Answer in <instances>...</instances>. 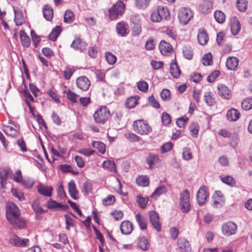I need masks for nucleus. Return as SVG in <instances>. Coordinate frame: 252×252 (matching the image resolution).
<instances>
[{"label": "nucleus", "instance_id": "4c0bfd02", "mask_svg": "<svg viewBox=\"0 0 252 252\" xmlns=\"http://www.w3.org/2000/svg\"><path fill=\"white\" fill-rule=\"evenodd\" d=\"M137 184L141 187H147L149 184V179L145 176H139L136 180Z\"/></svg>", "mask_w": 252, "mask_h": 252}, {"label": "nucleus", "instance_id": "e2e57ef3", "mask_svg": "<svg viewBox=\"0 0 252 252\" xmlns=\"http://www.w3.org/2000/svg\"><path fill=\"white\" fill-rule=\"evenodd\" d=\"M115 201L114 196L109 195L107 197L103 199L102 204L105 206H108L113 204Z\"/></svg>", "mask_w": 252, "mask_h": 252}, {"label": "nucleus", "instance_id": "aec40b11", "mask_svg": "<svg viewBox=\"0 0 252 252\" xmlns=\"http://www.w3.org/2000/svg\"><path fill=\"white\" fill-rule=\"evenodd\" d=\"M178 247L182 252H189L191 250L189 242L184 238L178 240Z\"/></svg>", "mask_w": 252, "mask_h": 252}, {"label": "nucleus", "instance_id": "8fccbe9b", "mask_svg": "<svg viewBox=\"0 0 252 252\" xmlns=\"http://www.w3.org/2000/svg\"><path fill=\"white\" fill-rule=\"evenodd\" d=\"M183 55L188 60H190L193 56L192 51L189 46H184L183 48Z\"/></svg>", "mask_w": 252, "mask_h": 252}, {"label": "nucleus", "instance_id": "ddd939ff", "mask_svg": "<svg viewBox=\"0 0 252 252\" xmlns=\"http://www.w3.org/2000/svg\"><path fill=\"white\" fill-rule=\"evenodd\" d=\"M213 203L212 205L215 207H220L224 202V198L220 191H216L213 195Z\"/></svg>", "mask_w": 252, "mask_h": 252}, {"label": "nucleus", "instance_id": "f257e3e1", "mask_svg": "<svg viewBox=\"0 0 252 252\" xmlns=\"http://www.w3.org/2000/svg\"><path fill=\"white\" fill-rule=\"evenodd\" d=\"M6 216L7 220L13 225L19 228L25 227V221L20 217V210L15 204L9 202L7 204Z\"/></svg>", "mask_w": 252, "mask_h": 252}, {"label": "nucleus", "instance_id": "a878e982", "mask_svg": "<svg viewBox=\"0 0 252 252\" xmlns=\"http://www.w3.org/2000/svg\"><path fill=\"white\" fill-rule=\"evenodd\" d=\"M167 191V188L165 186H160L155 189L154 192L152 193L151 197L154 199H156L161 195L166 193Z\"/></svg>", "mask_w": 252, "mask_h": 252}, {"label": "nucleus", "instance_id": "423d86ee", "mask_svg": "<svg viewBox=\"0 0 252 252\" xmlns=\"http://www.w3.org/2000/svg\"><path fill=\"white\" fill-rule=\"evenodd\" d=\"M180 208L182 212L188 213L191 209L189 202V193L187 189H185L180 195Z\"/></svg>", "mask_w": 252, "mask_h": 252}, {"label": "nucleus", "instance_id": "393cba45", "mask_svg": "<svg viewBox=\"0 0 252 252\" xmlns=\"http://www.w3.org/2000/svg\"><path fill=\"white\" fill-rule=\"evenodd\" d=\"M14 11L15 14L14 21L16 25H22L24 21V16L22 11L18 8H14Z\"/></svg>", "mask_w": 252, "mask_h": 252}, {"label": "nucleus", "instance_id": "c03bdc74", "mask_svg": "<svg viewBox=\"0 0 252 252\" xmlns=\"http://www.w3.org/2000/svg\"><path fill=\"white\" fill-rule=\"evenodd\" d=\"M242 108L245 110L252 109V98H247L241 103Z\"/></svg>", "mask_w": 252, "mask_h": 252}, {"label": "nucleus", "instance_id": "052dcab7", "mask_svg": "<svg viewBox=\"0 0 252 252\" xmlns=\"http://www.w3.org/2000/svg\"><path fill=\"white\" fill-rule=\"evenodd\" d=\"M75 70L69 67H66L63 71V77L65 80H69Z\"/></svg>", "mask_w": 252, "mask_h": 252}, {"label": "nucleus", "instance_id": "37998d69", "mask_svg": "<svg viewBox=\"0 0 252 252\" xmlns=\"http://www.w3.org/2000/svg\"><path fill=\"white\" fill-rule=\"evenodd\" d=\"M116 29L119 34L122 36H125L126 34V29L124 22L118 23L117 25Z\"/></svg>", "mask_w": 252, "mask_h": 252}, {"label": "nucleus", "instance_id": "c756f323", "mask_svg": "<svg viewBox=\"0 0 252 252\" xmlns=\"http://www.w3.org/2000/svg\"><path fill=\"white\" fill-rule=\"evenodd\" d=\"M139 97L138 95L130 96L126 100V105L129 109L134 108L137 104V101Z\"/></svg>", "mask_w": 252, "mask_h": 252}, {"label": "nucleus", "instance_id": "79ce46f5", "mask_svg": "<svg viewBox=\"0 0 252 252\" xmlns=\"http://www.w3.org/2000/svg\"><path fill=\"white\" fill-rule=\"evenodd\" d=\"M92 145L94 148L97 149L100 153L104 154L105 152V145L103 143L99 141H94Z\"/></svg>", "mask_w": 252, "mask_h": 252}, {"label": "nucleus", "instance_id": "5701e85b", "mask_svg": "<svg viewBox=\"0 0 252 252\" xmlns=\"http://www.w3.org/2000/svg\"><path fill=\"white\" fill-rule=\"evenodd\" d=\"M208 35L205 31L204 30H199L197 39L198 43L201 45H205L208 41Z\"/></svg>", "mask_w": 252, "mask_h": 252}, {"label": "nucleus", "instance_id": "864d4df0", "mask_svg": "<svg viewBox=\"0 0 252 252\" xmlns=\"http://www.w3.org/2000/svg\"><path fill=\"white\" fill-rule=\"evenodd\" d=\"M124 135L127 140L131 142H138L140 140L139 137L134 133L127 132L125 133Z\"/></svg>", "mask_w": 252, "mask_h": 252}, {"label": "nucleus", "instance_id": "e433bc0d", "mask_svg": "<svg viewBox=\"0 0 252 252\" xmlns=\"http://www.w3.org/2000/svg\"><path fill=\"white\" fill-rule=\"evenodd\" d=\"M157 10L160 14L162 19H167L170 17V13L167 7L162 5L158 7Z\"/></svg>", "mask_w": 252, "mask_h": 252}, {"label": "nucleus", "instance_id": "20e7f679", "mask_svg": "<svg viewBox=\"0 0 252 252\" xmlns=\"http://www.w3.org/2000/svg\"><path fill=\"white\" fill-rule=\"evenodd\" d=\"M193 12L190 8L182 7L178 10V17L180 23L186 25L193 18Z\"/></svg>", "mask_w": 252, "mask_h": 252}, {"label": "nucleus", "instance_id": "0eeeda50", "mask_svg": "<svg viewBox=\"0 0 252 252\" xmlns=\"http://www.w3.org/2000/svg\"><path fill=\"white\" fill-rule=\"evenodd\" d=\"M208 196L209 193L207 188L204 185L201 186L196 194V200L198 204L200 206L204 205Z\"/></svg>", "mask_w": 252, "mask_h": 252}, {"label": "nucleus", "instance_id": "4d7b16f0", "mask_svg": "<svg viewBox=\"0 0 252 252\" xmlns=\"http://www.w3.org/2000/svg\"><path fill=\"white\" fill-rule=\"evenodd\" d=\"M221 181L228 185L233 187L235 185L234 179L231 176H226L221 178Z\"/></svg>", "mask_w": 252, "mask_h": 252}, {"label": "nucleus", "instance_id": "338daca9", "mask_svg": "<svg viewBox=\"0 0 252 252\" xmlns=\"http://www.w3.org/2000/svg\"><path fill=\"white\" fill-rule=\"evenodd\" d=\"M64 218L66 223L65 228L67 230H69L70 227L73 226L74 225V220L68 215H65Z\"/></svg>", "mask_w": 252, "mask_h": 252}, {"label": "nucleus", "instance_id": "c85d7f7f", "mask_svg": "<svg viewBox=\"0 0 252 252\" xmlns=\"http://www.w3.org/2000/svg\"><path fill=\"white\" fill-rule=\"evenodd\" d=\"M170 72L174 78H178L180 75V70L176 61H173L170 64Z\"/></svg>", "mask_w": 252, "mask_h": 252}, {"label": "nucleus", "instance_id": "a18cd8bd", "mask_svg": "<svg viewBox=\"0 0 252 252\" xmlns=\"http://www.w3.org/2000/svg\"><path fill=\"white\" fill-rule=\"evenodd\" d=\"M138 89L143 93L148 91L149 85L148 83L145 81L142 80L138 82L136 84Z\"/></svg>", "mask_w": 252, "mask_h": 252}, {"label": "nucleus", "instance_id": "49530a36", "mask_svg": "<svg viewBox=\"0 0 252 252\" xmlns=\"http://www.w3.org/2000/svg\"><path fill=\"white\" fill-rule=\"evenodd\" d=\"M202 62L204 65L212 64L213 63L212 54L210 53H208L204 55L202 59Z\"/></svg>", "mask_w": 252, "mask_h": 252}, {"label": "nucleus", "instance_id": "473e14b6", "mask_svg": "<svg viewBox=\"0 0 252 252\" xmlns=\"http://www.w3.org/2000/svg\"><path fill=\"white\" fill-rule=\"evenodd\" d=\"M212 7V3L208 0H204L199 6L200 10L203 13L210 12Z\"/></svg>", "mask_w": 252, "mask_h": 252}, {"label": "nucleus", "instance_id": "1a4fd4ad", "mask_svg": "<svg viewBox=\"0 0 252 252\" xmlns=\"http://www.w3.org/2000/svg\"><path fill=\"white\" fill-rule=\"evenodd\" d=\"M9 242L14 246L25 247L29 245V240L28 239H22L16 235H13L9 238Z\"/></svg>", "mask_w": 252, "mask_h": 252}, {"label": "nucleus", "instance_id": "b1692460", "mask_svg": "<svg viewBox=\"0 0 252 252\" xmlns=\"http://www.w3.org/2000/svg\"><path fill=\"white\" fill-rule=\"evenodd\" d=\"M240 116V113L234 108L229 110L226 114L227 119L229 121H236L239 118Z\"/></svg>", "mask_w": 252, "mask_h": 252}, {"label": "nucleus", "instance_id": "603ef678", "mask_svg": "<svg viewBox=\"0 0 252 252\" xmlns=\"http://www.w3.org/2000/svg\"><path fill=\"white\" fill-rule=\"evenodd\" d=\"M106 60L109 64H114L117 60L116 57L110 52H107L105 54Z\"/></svg>", "mask_w": 252, "mask_h": 252}, {"label": "nucleus", "instance_id": "f704fd0d", "mask_svg": "<svg viewBox=\"0 0 252 252\" xmlns=\"http://www.w3.org/2000/svg\"><path fill=\"white\" fill-rule=\"evenodd\" d=\"M102 166L104 168L107 169L111 172L114 173L116 172V164L114 161L110 160L104 161L102 163Z\"/></svg>", "mask_w": 252, "mask_h": 252}, {"label": "nucleus", "instance_id": "4be33fe9", "mask_svg": "<svg viewBox=\"0 0 252 252\" xmlns=\"http://www.w3.org/2000/svg\"><path fill=\"white\" fill-rule=\"evenodd\" d=\"M239 60L234 57H229L227 58L226 63V67L231 70H234L237 67Z\"/></svg>", "mask_w": 252, "mask_h": 252}, {"label": "nucleus", "instance_id": "a19ab883", "mask_svg": "<svg viewBox=\"0 0 252 252\" xmlns=\"http://www.w3.org/2000/svg\"><path fill=\"white\" fill-rule=\"evenodd\" d=\"M74 19V15L70 10L65 11L64 15V22L66 23H71Z\"/></svg>", "mask_w": 252, "mask_h": 252}, {"label": "nucleus", "instance_id": "412c9836", "mask_svg": "<svg viewBox=\"0 0 252 252\" xmlns=\"http://www.w3.org/2000/svg\"><path fill=\"white\" fill-rule=\"evenodd\" d=\"M120 229L123 234H129L133 230L132 224L129 221H124L121 223Z\"/></svg>", "mask_w": 252, "mask_h": 252}, {"label": "nucleus", "instance_id": "bb28decb", "mask_svg": "<svg viewBox=\"0 0 252 252\" xmlns=\"http://www.w3.org/2000/svg\"><path fill=\"white\" fill-rule=\"evenodd\" d=\"M43 14L47 20L51 21L53 17V10L50 6L46 5L43 8Z\"/></svg>", "mask_w": 252, "mask_h": 252}, {"label": "nucleus", "instance_id": "3c124183", "mask_svg": "<svg viewBox=\"0 0 252 252\" xmlns=\"http://www.w3.org/2000/svg\"><path fill=\"white\" fill-rule=\"evenodd\" d=\"M150 0H135V6L139 8L144 9L149 5Z\"/></svg>", "mask_w": 252, "mask_h": 252}, {"label": "nucleus", "instance_id": "0e129e2a", "mask_svg": "<svg viewBox=\"0 0 252 252\" xmlns=\"http://www.w3.org/2000/svg\"><path fill=\"white\" fill-rule=\"evenodd\" d=\"M132 35L134 36H138L141 32V25L140 24H136L134 25H132Z\"/></svg>", "mask_w": 252, "mask_h": 252}, {"label": "nucleus", "instance_id": "6ab92c4d", "mask_svg": "<svg viewBox=\"0 0 252 252\" xmlns=\"http://www.w3.org/2000/svg\"><path fill=\"white\" fill-rule=\"evenodd\" d=\"M68 191L70 196L73 199H77L78 198V191L76 189V185L74 180H71L68 183Z\"/></svg>", "mask_w": 252, "mask_h": 252}, {"label": "nucleus", "instance_id": "2eb2a0df", "mask_svg": "<svg viewBox=\"0 0 252 252\" xmlns=\"http://www.w3.org/2000/svg\"><path fill=\"white\" fill-rule=\"evenodd\" d=\"M11 174L10 171L8 169L0 168V179L1 188H5L6 180Z\"/></svg>", "mask_w": 252, "mask_h": 252}, {"label": "nucleus", "instance_id": "f3484780", "mask_svg": "<svg viewBox=\"0 0 252 252\" xmlns=\"http://www.w3.org/2000/svg\"><path fill=\"white\" fill-rule=\"evenodd\" d=\"M230 28L231 33L233 35H236L238 34L241 29V24L239 21L236 17L231 19Z\"/></svg>", "mask_w": 252, "mask_h": 252}, {"label": "nucleus", "instance_id": "cd10ccee", "mask_svg": "<svg viewBox=\"0 0 252 252\" xmlns=\"http://www.w3.org/2000/svg\"><path fill=\"white\" fill-rule=\"evenodd\" d=\"M20 39L23 46L28 47L30 45L31 39L24 31L21 30L19 32Z\"/></svg>", "mask_w": 252, "mask_h": 252}, {"label": "nucleus", "instance_id": "58836bf2", "mask_svg": "<svg viewBox=\"0 0 252 252\" xmlns=\"http://www.w3.org/2000/svg\"><path fill=\"white\" fill-rule=\"evenodd\" d=\"M159 160L158 156L154 155H150L147 158L146 161L149 166L150 169L153 168V164L157 163Z\"/></svg>", "mask_w": 252, "mask_h": 252}, {"label": "nucleus", "instance_id": "2f4dec72", "mask_svg": "<svg viewBox=\"0 0 252 252\" xmlns=\"http://www.w3.org/2000/svg\"><path fill=\"white\" fill-rule=\"evenodd\" d=\"M62 31L61 26H57L51 32L49 35V38L50 40L55 41L57 40L58 36L61 33Z\"/></svg>", "mask_w": 252, "mask_h": 252}, {"label": "nucleus", "instance_id": "9b49d317", "mask_svg": "<svg viewBox=\"0 0 252 252\" xmlns=\"http://www.w3.org/2000/svg\"><path fill=\"white\" fill-rule=\"evenodd\" d=\"M218 94L222 98L229 99L231 97V91L225 85L219 84L218 86Z\"/></svg>", "mask_w": 252, "mask_h": 252}, {"label": "nucleus", "instance_id": "39448f33", "mask_svg": "<svg viewBox=\"0 0 252 252\" xmlns=\"http://www.w3.org/2000/svg\"><path fill=\"white\" fill-rule=\"evenodd\" d=\"M125 10V5L121 0L118 1L109 10V17L111 20L117 19Z\"/></svg>", "mask_w": 252, "mask_h": 252}, {"label": "nucleus", "instance_id": "f03ea898", "mask_svg": "<svg viewBox=\"0 0 252 252\" xmlns=\"http://www.w3.org/2000/svg\"><path fill=\"white\" fill-rule=\"evenodd\" d=\"M133 129L140 135H148L152 131V127L144 120H138L134 122Z\"/></svg>", "mask_w": 252, "mask_h": 252}, {"label": "nucleus", "instance_id": "7ed1b4c3", "mask_svg": "<svg viewBox=\"0 0 252 252\" xmlns=\"http://www.w3.org/2000/svg\"><path fill=\"white\" fill-rule=\"evenodd\" d=\"M95 121L97 123L104 124L110 116V112L106 106L98 108L94 114Z\"/></svg>", "mask_w": 252, "mask_h": 252}, {"label": "nucleus", "instance_id": "ea45409f", "mask_svg": "<svg viewBox=\"0 0 252 252\" xmlns=\"http://www.w3.org/2000/svg\"><path fill=\"white\" fill-rule=\"evenodd\" d=\"M71 47L75 49H78L82 51L85 48L86 45L85 43L82 42L80 39L76 38L73 41Z\"/></svg>", "mask_w": 252, "mask_h": 252}, {"label": "nucleus", "instance_id": "6e6552de", "mask_svg": "<svg viewBox=\"0 0 252 252\" xmlns=\"http://www.w3.org/2000/svg\"><path fill=\"white\" fill-rule=\"evenodd\" d=\"M237 230V225L231 221L227 222L222 226V232L223 235L227 236L235 234Z\"/></svg>", "mask_w": 252, "mask_h": 252}, {"label": "nucleus", "instance_id": "5fc2aeb1", "mask_svg": "<svg viewBox=\"0 0 252 252\" xmlns=\"http://www.w3.org/2000/svg\"><path fill=\"white\" fill-rule=\"evenodd\" d=\"M247 0H237V6L240 11H245L247 8Z\"/></svg>", "mask_w": 252, "mask_h": 252}, {"label": "nucleus", "instance_id": "f8f14e48", "mask_svg": "<svg viewBox=\"0 0 252 252\" xmlns=\"http://www.w3.org/2000/svg\"><path fill=\"white\" fill-rule=\"evenodd\" d=\"M76 84L79 89L86 91L89 88L91 83L88 78L86 76H81L77 79Z\"/></svg>", "mask_w": 252, "mask_h": 252}, {"label": "nucleus", "instance_id": "de8ad7c7", "mask_svg": "<svg viewBox=\"0 0 252 252\" xmlns=\"http://www.w3.org/2000/svg\"><path fill=\"white\" fill-rule=\"evenodd\" d=\"M11 191L12 195L17 198L20 201H23L25 199L23 193L21 190L15 188H12Z\"/></svg>", "mask_w": 252, "mask_h": 252}, {"label": "nucleus", "instance_id": "72a5a7b5", "mask_svg": "<svg viewBox=\"0 0 252 252\" xmlns=\"http://www.w3.org/2000/svg\"><path fill=\"white\" fill-rule=\"evenodd\" d=\"M135 218L140 228L142 230L146 229L147 226V224L145 218L140 215L139 213H138L136 215Z\"/></svg>", "mask_w": 252, "mask_h": 252}, {"label": "nucleus", "instance_id": "bf43d9fd", "mask_svg": "<svg viewBox=\"0 0 252 252\" xmlns=\"http://www.w3.org/2000/svg\"><path fill=\"white\" fill-rule=\"evenodd\" d=\"M189 130L193 137H196L198 134L199 126L197 123H192L189 126Z\"/></svg>", "mask_w": 252, "mask_h": 252}, {"label": "nucleus", "instance_id": "4468645a", "mask_svg": "<svg viewBox=\"0 0 252 252\" xmlns=\"http://www.w3.org/2000/svg\"><path fill=\"white\" fill-rule=\"evenodd\" d=\"M15 127L10 126H3V130L4 132L13 137H16L20 129V126L18 125H14Z\"/></svg>", "mask_w": 252, "mask_h": 252}, {"label": "nucleus", "instance_id": "13d9d810", "mask_svg": "<svg viewBox=\"0 0 252 252\" xmlns=\"http://www.w3.org/2000/svg\"><path fill=\"white\" fill-rule=\"evenodd\" d=\"M162 123L164 126H167L171 122L170 115L166 112H163L161 115Z\"/></svg>", "mask_w": 252, "mask_h": 252}, {"label": "nucleus", "instance_id": "a211bd4d", "mask_svg": "<svg viewBox=\"0 0 252 252\" xmlns=\"http://www.w3.org/2000/svg\"><path fill=\"white\" fill-rule=\"evenodd\" d=\"M53 189L51 186H44L40 184L37 187V191L41 194L50 197L52 195Z\"/></svg>", "mask_w": 252, "mask_h": 252}, {"label": "nucleus", "instance_id": "9d476101", "mask_svg": "<svg viewBox=\"0 0 252 252\" xmlns=\"http://www.w3.org/2000/svg\"><path fill=\"white\" fill-rule=\"evenodd\" d=\"M149 216L150 220L153 227L158 231L161 230V225L159 222V218L158 214L154 211L149 212Z\"/></svg>", "mask_w": 252, "mask_h": 252}, {"label": "nucleus", "instance_id": "09e8293b", "mask_svg": "<svg viewBox=\"0 0 252 252\" xmlns=\"http://www.w3.org/2000/svg\"><path fill=\"white\" fill-rule=\"evenodd\" d=\"M214 17L216 21L219 23H222L225 20L224 13L220 11H216L214 13Z\"/></svg>", "mask_w": 252, "mask_h": 252}, {"label": "nucleus", "instance_id": "680f3d73", "mask_svg": "<svg viewBox=\"0 0 252 252\" xmlns=\"http://www.w3.org/2000/svg\"><path fill=\"white\" fill-rule=\"evenodd\" d=\"M160 97L164 101L169 100L171 98L170 91L166 89H163L160 93Z\"/></svg>", "mask_w": 252, "mask_h": 252}, {"label": "nucleus", "instance_id": "dca6fc26", "mask_svg": "<svg viewBox=\"0 0 252 252\" xmlns=\"http://www.w3.org/2000/svg\"><path fill=\"white\" fill-rule=\"evenodd\" d=\"M159 49L163 55H166L172 50V45L164 40H161L159 44Z\"/></svg>", "mask_w": 252, "mask_h": 252}, {"label": "nucleus", "instance_id": "c9c22d12", "mask_svg": "<svg viewBox=\"0 0 252 252\" xmlns=\"http://www.w3.org/2000/svg\"><path fill=\"white\" fill-rule=\"evenodd\" d=\"M137 244V246L143 251H146L149 247L148 240L144 237L139 238Z\"/></svg>", "mask_w": 252, "mask_h": 252}, {"label": "nucleus", "instance_id": "69168bd1", "mask_svg": "<svg viewBox=\"0 0 252 252\" xmlns=\"http://www.w3.org/2000/svg\"><path fill=\"white\" fill-rule=\"evenodd\" d=\"M149 103L153 107L158 109L160 108V105L158 100L153 95L150 96L148 98Z\"/></svg>", "mask_w": 252, "mask_h": 252}, {"label": "nucleus", "instance_id": "6e6d98bb", "mask_svg": "<svg viewBox=\"0 0 252 252\" xmlns=\"http://www.w3.org/2000/svg\"><path fill=\"white\" fill-rule=\"evenodd\" d=\"M183 158L185 160H189L192 158V155L190 150L188 148H184L182 153Z\"/></svg>", "mask_w": 252, "mask_h": 252}, {"label": "nucleus", "instance_id": "774afa93", "mask_svg": "<svg viewBox=\"0 0 252 252\" xmlns=\"http://www.w3.org/2000/svg\"><path fill=\"white\" fill-rule=\"evenodd\" d=\"M151 19L153 22H160L162 18L160 15V14L157 10L152 12L151 15Z\"/></svg>", "mask_w": 252, "mask_h": 252}, {"label": "nucleus", "instance_id": "7c9ffc66", "mask_svg": "<svg viewBox=\"0 0 252 252\" xmlns=\"http://www.w3.org/2000/svg\"><path fill=\"white\" fill-rule=\"evenodd\" d=\"M204 99L208 106H213L215 103V99L210 91H207L204 93Z\"/></svg>", "mask_w": 252, "mask_h": 252}]
</instances>
